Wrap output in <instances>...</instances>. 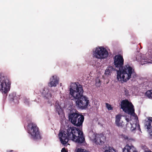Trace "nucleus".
Here are the masks:
<instances>
[{"label": "nucleus", "instance_id": "nucleus-1", "mask_svg": "<svg viewBox=\"0 0 152 152\" xmlns=\"http://www.w3.org/2000/svg\"><path fill=\"white\" fill-rule=\"evenodd\" d=\"M69 98L75 102L76 106L79 109H84L89 103L88 98L83 95L84 91L82 86L78 83L71 84L69 89Z\"/></svg>", "mask_w": 152, "mask_h": 152}, {"label": "nucleus", "instance_id": "nucleus-2", "mask_svg": "<svg viewBox=\"0 0 152 152\" xmlns=\"http://www.w3.org/2000/svg\"><path fill=\"white\" fill-rule=\"evenodd\" d=\"M114 64L115 67L118 69L117 70V78L118 81L121 83L126 82L131 77H135L134 69L129 64L124 67V59L122 56L120 54L115 55L114 57Z\"/></svg>", "mask_w": 152, "mask_h": 152}, {"label": "nucleus", "instance_id": "nucleus-3", "mask_svg": "<svg viewBox=\"0 0 152 152\" xmlns=\"http://www.w3.org/2000/svg\"><path fill=\"white\" fill-rule=\"evenodd\" d=\"M58 136L61 143L63 145L66 144L70 139L79 144L85 142L82 131L75 127H70L66 131L60 130Z\"/></svg>", "mask_w": 152, "mask_h": 152}, {"label": "nucleus", "instance_id": "nucleus-4", "mask_svg": "<svg viewBox=\"0 0 152 152\" xmlns=\"http://www.w3.org/2000/svg\"><path fill=\"white\" fill-rule=\"evenodd\" d=\"M11 84V82L9 78L3 73H0V91L2 94L7 95L10 90Z\"/></svg>", "mask_w": 152, "mask_h": 152}, {"label": "nucleus", "instance_id": "nucleus-5", "mask_svg": "<svg viewBox=\"0 0 152 152\" xmlns=\"http://www.w3.org/2000/svg\"><path fill=\"white\" fill-rule=\"evenodd\" d=\"M28 133L31 135V138L34 140L41 139L39 129L37 125L33 123L29 124L28 125Z\"/></svg>", "mask_w": 152, "mask_h": 152}, {"label": "nucleus", "instance_id": "nucleus-6", "mask_svg": "<svg viewBox=\"0 0 152 152\" xmlns=\"http://www.w3.org/2000/svg\"><path fill=\"white\" fill-rule=\"evenodd\" d=\"M94 56L98 59H104L108 55V52L104 48L101 47L96 48L93 52Z\"/></svg>", "mask_w": 152, "mask_h": 152}, {"label": "nucleus", "instance_id": "nucleus-7", "mask_svg": "<svg viewBox=\"0 0 152 152\" xmlns=\"http://www.w3.org/2000/svg\"><path fill=\"white\" fill-rule=\"evenodd\" d=\"M80 116V114L77 111H71L69 114L68 118L69 121L73 125L75 124L77 121V119L78 117Z\"/></svg>", "mask_w": 152, "mask_h": 152}, {"label": "nucleus", "instance_id": "nucleus-8", "mask_svg": "<svg viewBox=\"0 0 152 152\" xmlns=\"http://www.w3.org/2000/svg\"><path fill=\"white\" fill-rule=\"evenodd\" d=\"M40 92L42 96L46 97L47 99H49L52 96V95L47 88H42L40 90Z\"/></svg>", "mask_w": 152, "mask_h": 152}, {"label": "nucleus", "instance_id": "nucleus-9", "mask_svg": "<svg viewBox=\"0 0 152 152\" xmlns=\"http://www.w3.org/2000/svg\"><path fill=\"white\" fill-rule=\"evenodd\" d=\"M104 137L102 135L98 134L96 135L95 138L94 139L93 141L96 144H102L103 143V140Z\"/></svg>", "mask_w": 152, "mask_h": 152}, {"label": "nucleus", "instance_id": "nucleus-10", "mask_svg": "<svg viewBox=\"0 0 152 152\" xmlns=\"http://www.w3.org/2000/svg\"><path fill=\"white\" fill-rule=\"evenodd\" d=\"M123 152H137L136 148L133 145L127 144L123 149Z\"/></svg>", "mask_w": 152, "mask_h": 152}, {"label": "nucleus", "instance_id": "nucleus-11", "mask_svg": "<svg viewBox=\"0 0 152 152\" xmlns=\"http://www.w3.org/2000/svg\"><path fill=\"white\" fill-rule=\"evenodd\" d=\"M123 111L125 113L133 116H134L135 115L134 113V106L132 104V105L131 104L130 105L129 107H128L125 109V110H124Z\"/></svg>", "mask_w": 152, "mask_h": 152}, {"label": "nucleus", "instance_id": "nucleus-12", "mask_svg": "<svg viewBox=\"0 0 152 152\" xmlns=\"http://www.w3.org/2000/svg\"><path fill=\"white\" fill-rule=\"evenodd\" d=\"M148 121L146 122V125L147 126L149 133L151 136H152V117H149Z\"/></svg>", "mask_w": 152, "mask_h": 152}, {"label": "nucleus", "instance_id": "nucleus-13", "mask_svg": "<svg viewBox=\"0 0 152 152\" xmlns=\"http://www.w3.org/2000/svg\"><path fill=\"white\" fill-rule=\"evenodd\" d=\"M50 82L49 83V86L50 87L56 86L58 83V80L56 76H53L50 79Z\"/></svg>", "mask_w": 152, "mask_h": 152}, {"label": "nucleus", "instance_id": "nucleus-14", "mask_svg": "<svg viewBox=\"0 0 152 152\" xmlns=\"http://www.w3.org/2000/svg\"><path fill=\"white\" fill-rule=\"evenodd\" d=\"M84 119V116L82 114H80V116L78 117L77 119V123L75 124H74V125L79 127L82 126Z\"/></svg>", "mask_w": 152, "mask_h": 152}, {"label": "nucleus", "instance_id": "nucleus-15", "mask_svg": "<svg viewBox=\"0 0 152 152\" xmlns=\"http://www.w3.org/2000/svg\"><path fill=\"white\" fill-rule=\"evenodd\" d=\"M131 104L132 105V103L129 102L127 100H123L121 103V108L124 111Z\"/></svg>", "mask_w": 152, "mask_h": 152}, {"label": "nucleus", "instance_id": "nucleus-16", "mask_svg": "<svg viewBox=\"0 0 152 152\" xmlns=\"http://www.w3.org/2000/svg\"><path fill=\"white\" fill-rule=\"evenodd\" d=\"M113 69L114 68L111 66L108 67L105 71L104 74L108 75H110Z\"/></svg>", "mask_w": 152, "mask_h": 152}, {"label": "nucleus", "instance_id": "nucleus-17", "mask_svg": "<svg viewBox=\"0 0 152 152\" xmlns=\"http://www.w3.org/2000/svg\"><path fill=\"white\" fill-rule=\"evenodd\" d=\"M55 109L56 112L59 115L60 113H61V108L59 104H57L56 102L55 103Z\"/></svg>", "mask_w": 152, "mask_h": 152}, {"label": "nucleus", "instance_id": "nucleus-18", "mask_svg": "<svg viewBox=\"0 0 152 152\" xmlns=\"http://www.w3.org/2000/svg\"><path fill=\"white\" fill-rule=\"evenodd\" d=\"M121 136L122 138H123L124 140H126V142L128 143V142L132 140V139L129 138L128 136L124 134H122Z\"/></svg>", "mask_w": 152, "mask_h": 152}, {"label": "nucleus", "instance_id": "nucleus-19", "mask_svg": "<svg viewBox=\"0 0 152 152\" xmlns=\"http://www.w3.org/2000/svg\"><path fill=\"white\" fill-rule=\"evenodd\" d=\"M115 124L116 126L118 127H123L125 123L123 121L121 122L120 121H118V122L115 121Z\"/></svg>", "mask_w": 152, "mask_h": 152}, {"label": "nucleus", "instance_id": "nucleus-20", "mask_svg": "<svg viewBox=\"0 0 152 152\" xmlns=\"http://www.w3.org/2000/svg\"><path fill=\"white\" fill-rule=\"evenodd\" d=\"M145 95L147 96L149 98H151L152 96V92L151 90H148L145 93Z\"/></svg>", "mask_w": 152, "mask_h": 152}, {"label": "nucleus", "instance_id": "nucleus-21", "mask_svg": "<svg viewBox=\"0 0 152 152\" xmlns=\"http://www.w3.org/2000/svg\"><path fill=\"white\" fill-rule=\"evenodd\" d=\"M122 115L121 114L117 115L115 116V121H121Z\"/></svg>", "mask_w": 152, "mask_h": 152}, {"label": "nucleus", "instance_id": "nucleus-22", "mask_svg": "<svg viewBox=\"0 0 152 152\" xmlns=\"http://www.w3.org/2000/svg\"><path fill=\"white\" fill-rule=\"evenodd\" d=\"M106 107L107 108L108 110H113V107H112L108 103H106Z\"/></svg>", "mask_w": 152, "mask_h": 152}, {"label": "nucleus", "instance_id": "nucleus-23", "mask_svg": "<svg viewBox=\"0 0 152 152\" xmlns=\"http://www.w3.org/2000/svg\"><path fill=\"white\" fill-rule=\"evenodd\" d=\"M76 152H89L88 151H86L85 149L81 148H78L77 151Z\"/></svg>", "mask_w": 152, "mask_h": 152}, {"label": "nucleus", "instance_id": "nucleus-24", "mask_svg": "<svg viewBox=\"0 0 152 152\" xmlns=\"http://www.w3.org/2000/svg\"><path fill=\"white\" fill-rule=\"evenodd\" d=\"M23 102L26 105H28L29 104V99L25 98L23 99Z\"/></svg>", "mask_w": 152, "mask_h": 152}, {"label": "nucleus", "instance_id": "nucleus-25", "mask_svg": "<svg viewBox=\"0 0 152 152\" xmlns=\"http://www.w3.org/2000/svg\"><path fill=\"white\" fill-rule=\"evenodd\" d=\"M105 152H116L115 150L112 148H110L108 150H106L105 151Z\"/></svg>", "mask_w": 152, "mask_h": 152}, {"label": "nucleus", "instance_id": "nucleus-26", "mask_svg": "<svg viewBox=\"0 0 152 152\" xmlns=\"http://www.w3.org/2000/svg\"><path fill=\"white\" fill-rule=\"evenodd\" d=\"M124 93L126 96H128L129 95V92L128 90L125 88H124Z\"/></svg>", "mask_w": 152, "mask_h": 152}, {"label": "nucleus", "instance_id": "nucleus-27", "mask_svg": "<svg viewBox=\"0 0 152 152\" xmlns=\"http://www.w3.org/2000/svg\"><path fill=\"white\" fill-rule=\"evenodd\" d=\"M61 152H68V151L66 150L65 148H63L61 150Z\"/></svg>", "mask_w": 152, "mask_h": 152}, {"label": "nucleus", "instance_id": "nucleus-28", "mask_svg": "<svg viewBox=\"0 0 152 152\" xmlns=\"http://www.w3.org/2000/svg\"><path fill=\"white\" fill-rule=\"evenodd\" d=\"M125 119L127 123H128L129 121V119L128 118H126Z\"/></svg>", "mask_w": 152, "mask_h": 152}, {"label": "nucleus", "instance_id": "nucleus-29", "mask_svg": "<svg viewBox=\"0 0 152 152\" xmlns=\"http://www.w3.org/2000/svg\"><path fill=\"white\" fill-rule=\"evenodd\" d=\"M13 150H8L7 151V152H13Z\"/></svg>", "mask_w": 152, "mask_h": 152}, {"label": "nucleus", "instance_id": "nucleus-30", "mask_svg": "<svg viewBox=\"0 0 152 152\" xmlns=\"http://www.w3.org/2000/svg\"><path fill=\"white\" fill-rule=\"evenodd\" d=\"M145 152H152L151 151H145Z\"/></svg>", "mask_w": 152, "mask_h": 152}, {"label": "nucleus", "instance_id": "nucleus-31", "mask_svg": "<svg viewBox=\"0 0 152 152\" xmlns=\"http://www.w3.org/2000/svg\"><path fill=\"white\" fill-rule=\"evenodd\" d=\"M127 124H128V123H127L126 124V126H127Z\"/></svg>", "mask_w": 152, "mask_h": 152}, {"label": "nucleus", "instance_id": "nucleus-32", "mask_svg": "<svg viewBox=\"0 0 152 152\" xmlns=\"http://www.w3.org/2000/svg\"><path fill=\"white\" fill-rule=\"evenodd\" d=\"M151 98H152V97H151Z\"/></svg>", "mask_w": 152, "mask_h": 152}]
</instances>
